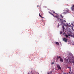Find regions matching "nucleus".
Masks as SVG:
<instances>
[{
    "label": "nucleus",
    "mask_w": 74,
    "mask_h": 74,
    "mask_svg": "<svg viewBox=\"0 0 74 74\" xmlns=\"http://www.w3.org/2000/svg\"><path fill=\"white\" fill-rule=\"evenodd\" d=\"M68 11H69V9H68L67 10H65V12L63 13V14H67L68 13Z\"/></svg>",
    "instance_id": "1"
},
{
    "label": "nucleus",
    "mask_w": 74,
    "mask_h": 74,
    "mask_svg": "<svg viewBox=\"0 0 74 74\" xmlns=\"http://www.w3.org/2000/svg\"><path fill=\"white\" fill-rule=\"evenodd\" d=\"M49 12V13L50 14H51V15H52L54 17H56L57 18H58V17L57 16H54V15H53V14L52 13L50 12Z\"/></svg>",
    "instance_id": "2"
},
{
    "label": "nucleus",
    "mask_w": 74,
    "mask_h": 74,
    "mask_svg": "<svg viewBox=\"0 0 74 74\" xmlns=\"http://www.w3.org/2000/svg\"><path fill=\"white\" fill-rule=\"evenodd\" d=\"M63 41H64L65 42H66L67 41V39L66 38H64L63 39Z\"/></svg>",
    "instance_id": "3"
},
{
    "label": "nucleus",
    "mask_w": 74,
    "mask_h": 74,
    "mask_svg": "<svg viewBox=\"0 0 74 74\" xmlns=\"http://www.w3.org/2000/svg\"><path fill=\"white\" fill-rule=\"evenodd\" d=\"M61 58V57L60 56H58L57 57L56 60H59V59H60V58Z\"/></svg>",
    "instance_id": "4"
},
{
    "label": "nucleus",
    "mask_w": 74,
    "mask_h": 74,
    "mask_svg": "<svg viewBox=\"0 0 74 74\" xmlns=\"http://www.w3.org/2000/svg\"><path fill=\"white\" fill-rule=\"evenodd\" d=\"M57 67L58 69H60V70H61V67H60V66L59 65H58Z\"/></svg>",
    "instance_id": "5"
},
{
    "label": "nucleus",
    "mask_w": 74,
    "mask_h": 74,
    "mask_svg": "<svg viewBox=\"0 0 74 74\" xmlns=\"http://www.w3.org/2000/svg\"><path fill=\"white\" fill-rule=\"evenodd\" d=\"M60 61L61 62H63V59L62 58H60Z\"/></svg>",
    "instance_id": "6"
},
{
    "label": "nucleus",
    "mask_w": 74,
    "mask_h": 74,
    "mask_svg": "<svg viewBox=\"0 0 74 74\" xmlns=\"http://www.w3.org/2000/svg\"><path fill=\"white\" fill-rule=\"evenodd\" d=\"M55 43L56 44V45H59V42H56Z\"/></svg>",
    "instance_id": "7"
},
{
    "label": "nucleus",
    "mask_w": 74,
    "mask_h": 74,
    "mask_svg": "<svg viewBox=\"0 0 74 74\" xmlns=\"http://www.w3.org/2000/svg\"><path fill=\"white\" fill-rule=\"evenodd\" d=\"M39 16H40V17H41V18H44V17H42V16H41V15L40 14V13L39 14Z\"/></svg>",
    "instance_id": "8"
},
{
    "label": "nucleus",
    "mask_w": 74,
    "mask_h": 74,
    "mask_svg": "<svg viewBox=\"0 0 74 74\" xmlns=\"http://www.w3.org/2000/svg\"><path fill=\"white\" fill-rule=\"evenodd\" d=\"M52 12H53V13L54 14H57L55 12V11H52Z\"/></svg>",
    "instance_id": "9"
},
{
    "label": "nucleus",
    "mask_w": 74,
    "mask_h": 74,
    "mask_svg": "<svg viewBox=\"0 0 74 74\" xmlns=\"http://www.w3.org/2000/svg\"><path fill=\"white\" fill-rule=\"evenodd\" d=\"M67 34L68 35V37L69 36H71V34Z\"/></svg>",
    "instance_id": "10"
},
{
    "label": "nucleus",
    "mask_w": 74,
    "mask_h": 74,
    "mask_svg": "<svg viewBox=\"0 0 74 74\" xmlns=\"http://www.w3.org/2000/svg\"><path fill=\"white\" fill-rule=\"evenodd\" d=\"M65 37H66V38H67V37H69V36H68V35L67 34L65 35Z\"/></svg>",
    "instance_id": "11"
},
{
    "label": "nucleus",
    "mask_w": 74,
    "mask_h": 74,
    "mask_svg": "<svg viewBox=\"0 0 74 74\" xmlns=\"http://www.w3.org/2000/svg\"><path fill=\"white\" fill-rule=\"evenodd\" d=\"M69 63H71V61H70V60H69Z\"/></svg>",
    "instance_id": "12"
},
{
    "label": "nucleus",
    "mask_w": 74,
    "mask_h": 74,
    "mask_svg": "<svg viewBox=\"0 0 74 74\" xmlns=\"http://www.w3.org/2000/svg\"><path fill=\"white\" fill-rule=\"evenodd\" d=\"M61 16L62 18H63L64 17L63 16H62V15H61Z\"/></svg>",
    "instance_id": "13"
},
{
    "label": "nucleus",
    "mask_w": 74,
    "mask_h": 74,
    "mask_svg": "<svg viewBox=\"0 0 74 74\" xmlns=\"http://www.w3.org/2000/svg\"><path fill=\"white\" fill-rule=\"evenodd\" d=\"M62 27L63 29H64V26H62Z\"/></svg>",
    "instance_id": "14"
},
{
    "label": "nucleus",
    "mask_w": 74,
    "mask_h": 74,
    "mask_svg": "<svg viewBox=\"0 0 74 74\" xmlns=\"http://www.w3.org/2000/svg\"><path fill=\"white\" fill-rule=\"evenodd\" d=\"M57 19H58V20H59V19H60V21H61V19H60V18H58Z\"/></svg>",
    "instance_id": "15"
},
{
    "label": "nucleus",
    "mask_w": 74,
    "mask_h": 74,
    "mask_svg": "<svg viewBox=\"0 0 74 74\" xmlns=\"http://www.w3.org/2000/svg\"><path fill=\"white\" fill-rule=\"evenodd\" d=\"M59 27V25H58L57 27L58 28V27Z\"/></svg>",
    "instance_id": "16"
},
{
    "label": "nucleus",
    "mask_w": 74,
    "mask_h": 74,
    "mask_svg": "<svg viewBox=\"0 0 74 74\" xmlns=\"http://www.w3.org/2000/svg\"><path fill=\"white\" fill-rule=\"evenodd\" d=\"M64 29H63V32H64Z\"/></svg>",
    "instance_id": "17"
},
{
    "label": "nucleus",
    "mask_w": 74,
    "mask_h": 74,
    "mask_svg": "<svg viewBox=\"0 0 74 74\" xmlns=\"http://www.w3.org/2000/svg\"><path fill=\"white\" fill-rule=\"evenodd\" d=\"M54 64V63L52 62V63L51 64Z\"/></svg>",
    "instance_id": "18"
},
{
    "label": "nucleus",
    "mask_w": 74,
    "mask_h": 74,
    "mask_svg": "<svg viewBox=\"0 0 74 74\" xmlns=\"http://www.w3.org/2000/svg\"><path fill=\"white\" fill-rule=\"evenodd\" d=\"M72 29L73 30V31H74V29H73V28L72 27Z\"/></svg>",
    "instance_id": "19"
},
{
    "label": "nucleus",
    "mask_w": 74,
    "mask_h": 74,
    "mask_svg": "<svg viewBox=\"0 0 74 74\" xmlns=\"http://www.w3.org/2000/svg\"><path fill=\"white\" fill-rule=\"evenodd\" d=\"M64 22H66V21L64 20Z\"/></svg>",
    "instance_id": "20"
},
{
    "label": "nucleus",
    "mask_w": 74,
    "mask_h": 74,
    "mask_svg": "<svg viewBox=\"0 0 74 74\" xmlns=\"http://www.w3.org/2000/svg\"><path fill=\"white\" fill-rule=\"evenodd\" d=\"M62 32H60V34H62Z\"/></svg>",
    "instance_id": "21"
},
{
    "label": "nucleus",
    "mask_w": 74,
    "mask_h": 74,
    "mask_svg": "<svg viewBox=\"0 0 74 74\" xmlns=\"http://www.w3.org/2000/svg\"><path fill=\"white\" fill-rule=\"evenodd\" d=\"M39 6H38V5L37 6V7H39Z\"/></svg>",
    "instance_id": "22"
},
{
    "label": "nucleus",
    "mask_w": 74,
    "mask_h": 74,
    "mask_svg": "<svg viewBox=\"0 0 74 74\" xmlns=\"http://www.w3.org/2000/svg\"><path fill=\"white\" fill-rule=\"evenodd\" d=\"M67 62H68V60H67Z\"/></svg>",
    "instance_id": "23"
},
{
    "label": "nucleus",
    "mask_w": 74,
    "mask_h": 74,
    "mask_svg": "<svg viewBox=\"0 0 74 74\" xmlns=\"http://www.w3.org/2000/svg\"><path fill=\"white\" fill-rule=\"evenodd\" d=\"M69 73H70V72Z\"/></svg>",
    "instance_id": "24"
}]
</instances>
